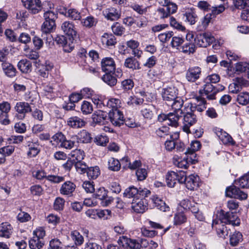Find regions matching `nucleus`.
<instances>
[{"label": "nucleus", "mask_w": 249, "mask_h": 249, "mask_svg": "<svg viewBox=\"0 0 249 249\" xmlns=\"http://www.w3.org/2000/svg\"><path fill=\"white\" fill-rule=\"evenodd\" d=\"M75 188L76 185L74 183L71 181H67L61 185L59 192L61 195L70 197L73 196Z\"/></svg>", "instance_id": "obj_21"}, {"label": "nucleus", "mask_w": 249, "mask_h": 249, "mask_svg": "<svg viewBox=\"0 0 249 249\" xmlns=\"http://www.w3.org/2000/svg\"><path fill=\"white\" fill-rule=\"evenodd\" d=\"M201 75V69L199 67H193L189 68L186 71L185 77L186 80L190 82H195Z\"/></svg>", "instance_id": "obj_17"}, {"label": "nucleus", "mask_w": 249, "mask_h": 249, "mask_svg": "<svg viewBox=\"0 0 249 249\" xmlns=\"http://www.w3.org/2000/svg\"><path fill=\"white\" fill-rule=\"evenodd\" d=\"M108 114L106 112L102 110L95 111L92 115L93 121L96 123L104 124L107 122L108 120Z\"/></svg>", "instance_id": "obj_24"}, {"label": "nucleus", "mask_w": 249, "mask_h": 249, "mask_svg": "<svg viewBox=\"0 0 249 249\" xmlns=\"http://www.w3.org/2000/svg\"><path fill=\"white\" fill-rule=\"evenodd\" d=\"M29 151L27 152L28 157L32 158L36 156L39 152L38 145L35 143L29 142L28 144Z\"/></svg>", "instance_id": "obj_47"}, {"label": "nucleus", "mask_w": 249, "mask_h": 249, "mask_svg": "<svg viewBox=\"0 0 249 249\" xmlns=\"http://www.w3.org/2000/svg\"><path fill=\"white\" fill-rule=\"evenodd\" d=\"M33 177L38 180H42L46 178L49 181L55 183H58L64 180V177H63L54 175L47 176L46 173L43 170H38L34 172Z\"/></svg>", "instance_id": "obj_9"}, {"label": "nucleus", "mask_w": 249, "mask_h": 249, "mask_svg": "<svg viewBox=\"0 0 249 249\" xmlns=\"http://www.w3.org/2000/svg\"><path fill=\"white\" fill-rule=\"evenodd\" d=\"M102 79L110 87L115 86L117 82V80L115 76L111 74V73L107 72H106V73L102 76Z\"/></svg>", "instance_id": "obj_42"}, {"label": "nucleus", "mask_w": 249, "mask_h": 249, "mask_svg": "<svg viewBox=\"0 0 249 249\" xmlns=\"http://www.w3.org/2000/svg\"><path fill=\"white\" fill-rule=\"evenodd\" d=\"M181 51L185 53H193L196 51L195 43L189 42L185 43L181 47Z\"/></svg>", "instance_id": "obj_57"}, {"label": "nucleus", "mask_w": 249, "mask_h": 249, "mask_svg": "<svg viewBox=\"0 0 249 249\" xmlns=\"http://www.w3.org/2000/svg\"><path fill=\"white\" fill-rule=\"evenodd\" d=\"M197 104L190 103L186 107V111H192L196 114V112H201L206 108L205 99L201 97L196 98Z\"/></svg>", "instance_id": "obj_8"}, {"label": "nucleus", "mask_w": 249, "mask_h": 249, "mask_svg": "<svg viewBox=\"0 0 249 249\" xmlns=\"http://www.w3.org/2000/svg\"><path fill=\"white\" fill-rule=\"evenodd\" d=\"M71 156L73 158L74 161L81 162L84 159L85 155L84 151L81 149H75L71 152Z\"/></svg>", "instance_id": "obj_50"}, {"label": "nucleus", "mask_w": 249, "mask_h": 249, "mask_svg": "<svg viewBox=\"0 0 249 249\" xmlns=\"http://www.w3.org/2000/svg\"><path fill=\"white\" fill-rule=\"evenodd\" d=\"M97 22V19L92 16L87 17L81 22L84 26L89 28L95 26Z\"/></svg>", "instance_id": "obj_54"}, {"label": "nucleus", "mask_w": 249, "mask_h": 249, "mask_svg": "<svg viewBox=\"0 0 249 249\" xmlns=\"http://www.w3.org/2000/svg\"><path fill=\"white\" fill-rule=\"evenodd\" d=\"M187 221V217L182 212H178L175 214L174 223L175 225H181Z\"/></svg>", "instance_id": "obj_56"}, {"label": "nucleus", "mask_w": 249, "mask_h": 249, "mask_svg": "<svg viewBox=\"0 0 249 249\" xmlns=\"http://www.w3.org/2000/svg\"><path fill=\"white\" fill-rule=\"evenodd\" d=\"M183 105V100L180 97H177L175 99H174L171 103H170V106H171L172 109H173V112H178L180 114H183V112L181 109Z\"/></svg>", "instance_id": "obj_36"}, {"label": "nucleus", "mask_w": 249, "mask_h": 249, "mask_svg": "<svg viewBox=\"0 0 249 249\" xmlns=\"http://www.w3.org/2000/svg\"><path fill=\"white\" fill-rule=\"evenodd\" d=\"M15 109L18 113V118L20 119L24 118L26 113L32 111L29 104L25 102H18L15 107Z\"/></svg>", "instance_id": "obj_19"}, {"label": "nucleus", "mask_w": 249, "mask_h": 249, "mask_svg": "<svg viewBox=\"0 0 249 249\" xmlns=\"http://www.w3.org/2000/svg\"><path fill=\"white\" fill-rule=\"evenodd\" d=\"M62 14L74 20H80L82 18L80 13L75 9H70L68 11L65 10V12H62Z\"/></svg>", "instance_id": "obj_41"}, {"label": "nucleus", "mask_w": 249, "mask_h": 249, "mask_svg": "<svg viewBox=\"0 0 249 249\" xmlns=\"http://www.w3.org/2000/svg\"><path fill=\"white\" fill-rule=\"evenodd\" d=\"M56 28L55 22L44 21L41 25L42 37L46 41V42L50 43L52 42L53 36L51 34Z\"/></svg>", "instance_id": "obj_2"}, {"label": "nucleus", "mask_w": 249, "mask_h": 249, "mask_svg": "<svg viewBox=\"0 0 249 249\" xmlns=\"http://www.w3.org/2000/svg\"><path fill=\"white\" fill-rule=\"evenodd\" d=\"M184 175V171L178 170L177 172L171 171L167 173L166 176L167 185L169 187H174L178 181L180 183L182 182V178Z\"/></svg>", "instance_id": "obj_3"}, {"label": "nucleus", "mask_w": 249, "mask_h": 249, "mask_svg": "<svg viewBox=\"0 0 249 249\" xmlns=\"http://www.w3.org/2000/svg\"><path fill=\"white\" fill-rule=\"evenodd\" d=\"M235 71L238 72H244L245 74L249 72V64L245 62H240L235 66Z\"/></svg>", "instance_id": "obj_52"}, {"label": "nucleus", "mask_w": 249, "mask_h": 249, "mask_svg": "<svg viewBox=\"0 0 249 249\" xmlns=\"http://www.w3.org/2000/svg\"><path fill=\"white\" fill-rule=\"evenodd\" d=\"M21 1L24 6L32 14L38 13L42 9L41 2L40 0H21Z\"/></svg>", "instance_id": "obj_14"}, {"label": "nucleus", "mask_w": 249, "mask_h": 249, "mask_svg": "<svg viewBox=\"0 0 249 249\" xmlns=\"http://www.w3.org/2000/svg\"><path fill=\"white\" fill-rule=\"evenodd\" d=\"M103 13L106 18L112 21L116 20L121 17L120 11L114 7L107 8L103 11Z\"/></svg>", "instance_id": "obj_23"}, {"label": "nucleus", "mask_w": 249, "mask_h": 249, "mask_svg": "<svg viewBox=\"0 0 249 249\" xmlns=\"http://www.w3.org/2000/svg\"><path fill=\"white\" fill-rule=\"evenodd\" d=\"M182 183H184L186 187L190 190H194L198 187V177L193 174L187 177L184 171Z\"/></svg>", "instance_id": "obj_13"}, {"label": "nucleus", "mask_w": 249, "mask_h": 249, "mask_svg": "<svg viewBox=\"0 0 249 249\" xmlns=\"http://www.w3.org/2000/svg\"><path fill=\"white\" fill-rule=\"evenodd\" d=\"M55 41L63 47L64 51L65 52H71L73 49V46H71L70 44L68 45L66 37L64 36H57L55 38Z\"/></svg>", "instance_id": "obj_31"}, {"label": "nucleus", "mask_w": 249, "mask_h": 249, "mask_svg": "<svg viewBox=\"0 0 249 249\" xmlns=\"http://www.w3.org/2000/svg\"><path fill=\"white\" fill-rule=\"evenodd\" d=\"M108 168L113 171H119L121 168L120 162L114 158H111L108 160Z\"/></svg>", "instance_id": "obj_46"}, {"label": "nucleus", "mask_w": 249, "mask_h": 249, "mask_svg": "<svg viewBox=\"0 0 249 249\" xmlns=\"http://www.w3.org/2000/svg\"><path fill=\"white\" fill-rule=\"evenodd\" d=\"M13 232L12 226L8 223H2L0 225V237L8 238Z\"/></svg>", "instance_id": "obj_32"}, {"label": "nucleus", "mask_w": 249, "mask_h": 249, "mask_svg": "<svg viewBox=\"0 0 249 249\" xmlns=\"http://www.w3.org/2000/svg\"><path fill=\"white\" fill-rule=\"evenodd\" d=\"M74 166L76 171L82 174L87 172L88 168L86 163L84 162H76Z\"/></svg>", "instance_id": "obj_63"}, {"label": "nucleus", "mask_w": 249, "mask_h": 249, "mask_svg": "<svg viewBox=\"0 0 249 249\" xmlns=\"http://www.w3.org/2000/svg\"><path fill=\"white\" fill-rule=\"evenodd\" d=\"M182 114L178 112H170L168 114L167 124L171 126L177 127L178 126V120Z\"/></svg>", "instance_id": "obj_28"}, {"label": "nucleus", "mask_w": 249, "mask_h": 249, "mask_svg": "<svg viewBox=\"0 0 249 249\" xmlns=\"http://www.w3.org/2000/svg\"><path fill=\"white\" fill-rule=\"evenodd\" d=\"M61 29L66 35L70 37V40L71 38L73 39L76 37L77 31L73 22L69 21H64L61 25Z\"/></svg>", "instance_id": "obj_18"}, {"label": "nucleus", "mask_w": 249, "mask_h": 249, "mask_svg": "<svg viewBox=\"0 0 249 249\" xmlns=\"http://www.w3.org/2000/svg\"><path fill=\"white\" fill-rule=\"evenodd\" d=\"M196 160L192 157L187 155L182 160L178 161L177 165L179 168H183L186 169L189 165L190 163L192 164L195 163Z\"/></svg>", "instance_id": "obj_37"}, {"label": "nucleus", "mask_w": 249, "mask_h": 249, "mask_svg": "<svg viewBox=\"0 0 249 249\" xmlns=\"http://www.w3.org/2000/svg\"><path fill=\"white\" fill-rule=\"evenodd\" d=\"M184 115L183 117L184 131L190 132L189 127L194 124L197 121L196 114L192 111H186V107L184 108Z\"/></svg>", "instance_id": "obj_10"}, {"label": "nucleus", "mask_w": 249, "mask_h": 249, "mask_svg": "<svg viewBox=\"0 0 249 249\" xmlns=\"http://www.w3.org/2000/svg\"><path fill=\"white\" fill-rule=\"evenodd\" d=\"M217 92L218 89L208 82L204 85L203 89L199 90L202 96H206L209 100L214 99Z\"/></svg>", "instance_id": "obj_15"}, {"label": "nucleus", "mask_w": 249, "mask_h": 249, "mask_svg": "<svg viewBox=\"0 0 249 249\" xmlns=\"http://www.w3.org/2000/svg\"><path fill=\"white\" fill-rule=\"evenodd\" d=\"M183 42L184 39L182 37L174 35L171 41V45L173 48L178 49Z\"/></svg>", "instance_id": "obj_60"}, {"label": "nucleus", "mask_w": 249, "mask_h": 249, "mask_svg": "<svg viewBox=\"0 0 249 249\" xmlns=\"http://www.w3.org/2000/svg\"><path fill=\"white\" fill-rule=\"evenodd\" d=\"M85 124L83 119L77 116L71 117L67 121L68 125L74 128H81L84 126Z\"/></svg>", "instance_id": "obj_30"}, {"label": "nucleus", "mask_w": 249, "mask_h": 249, "mask_svg": "<svg viewBox=\"0 0 249 249\" xmlns=\"http://www.w3.org/2000/svg\"><path fill=\"white\" fill-rule=\"evenodd\" d=\"M129 238L125 236H122L119 237L118 240L119 246L113 245H109L107 246V249H124L128 244Z\"/></svg>", "instance_id": "obj_34"}, {"label": "nucleus", "mask_w": 249, "mask_h": 249, "mask_svg": "<svg viewBox=\"0 0 249 249\" xmlns=\"http://www.w3.org/2000/svg\"><path fill=\"white\" fill-rule=\"evenodd\" d=\"M111 29L113 33L117 36H122L125 31V28L118 22H115L112 26Z\"/></svg>", "instance_id": "obj_58"}, {"label": "nucleus", "mask_w": 249, "mask_h": 249, "mask_svg": "<svg viewBox=\"0 0 249 249\" xmlns=\"http://www.w3.org/2000/svg\"><path fill=\"white\" fill-rule=\"evenodd\" d=\"M177 90L175 88L168 87L162 89L161 92L162 97L166 102L168 106H170V103L177 97Z\"/></svg>", "instance_id": "obj_16"}, {"label": "nucleus", "mask_w": 249, "mask_h": 249, "mask_svg": "<svg viewBox=\"0 0 249 249\" xmlns=\"http://www.w3.org/2000/svg\"><path fill=\"white\" fill-rule=\"evenodd\" d=\"M52 139L57 142L60 143L61 147L68 149L73 148L75 143L74 141L67 139L61 132L55 134L53 136Z\"/></svg>", "instance_id": "obj_11"}, {"label": "nucleus", "mask_w": 249, "mask_h": 249, "mask_svg": "<svg viewBox=\"0 0 249 249\" xmlns=\"http://www.w3.org/2000/svg\"><path fill=\"white\" fill-rule=\"evenodd\" d=\"M18 69L23 73H27L31 71L32 63L27 59H22L18 64Z\"/></svg>", "instance_id": "obj_33"}, {"label": "nucleus", "mask_w": 249, "mask_h": 249, "mask_svg": "<svg viewBox=\"0 0 249 249\" xmlns=\"http://www.w3.org/2000/svg\"><path fill=\"white\" fill-rule=\"evenodd\" d=\"M45 21H50L51 22H55V20L57 18V14L55 12L48 10L44 13Z\"/></svg>", "instance_id": "obj_59"}, {"label": "nucleus", "mask_w": 249, "mask_h": 249, "mask_svg": "<svg viewBox=\"0 0 249 249\" xmlns=\"http://www.w3.org/2000/svg\"><path fill=\"white\" fill-rule=\"evenodd\" d=\"M174 35L173 32L168 31L160 34L158 36V38L160 42L164 43L168 41L171 38H172Z\"/></svg>", "instance_id": "obj_61"}, {"label": "nucleus", "mask_w": 249, "mask_h": 249, "mask_svg": "<svg viewBox=\"0 0 249 249\" xmlns=\"http://www.w3.org/2000/svg\"><path fill=\"white\" fill-rule=\"evenodd\" d=\"M238 184L240 187L243 188L249 187V176L247 174L239 178Z\"/></svg>", "instance_id": "obj_64"}, {"label": "nucleus", "mask_w": 249, "mask_h": 249, "mask_svg": "<svg viewBox=\"0 0 249 249\" xmlns=\"http://www.w3.org/2000/svg\"><path fill=\"white\" fill-rule=\"evenodd\" d=\"M77 137L79 141L83 143L90 142L92 139L90 134L86 130L80 131Z\"/></svg>", "instance_id": "obj_45"}, {"label": "nucleus", "mask_w": 249, "mask_h": 249, "mask_svg": "<svg viewBox=\"0 0 249 249\" xmlns=\"http://www.w3.org/2000/svg\"><path fill=\"white\" fill-rule=\"evenodd\" d=\"M124 66L127 68L132 70H139L140 69V64L138 61L133 58L130 57L125 60Z\"/></svg>", "instance_id": "obj_38"}, {"label": "nucleus", "mask_w": 249, "mask_h": 249, "mask_svg": "<svg viewBox=\"0 0 249 249\" xmlns=\"http://www.w3.org/2000/svg\"><path fill=\"white\" fill-rule=\"evenodd\" d=\"M226 195L230 197H234L240 200H245L247 198L248 195L235 186H231L227 188Z\"/></svg>", "instance_id": "obj_12"}, {"label": "nucleus", "mask_w": 249, "mask_h": 249, "mask_svg": "<svg viewBox=\"0 0 249 249\" xmlns=\"http://www.w3.org/2000/svg\"><path fill=\"white\" fill-rule=\"evenodd\" d=\"M154 206L163 212L169 211L170 208L165 202L157 196H154L151 198Z\"/></svg>", "instance_id": "obj_26"}, {"label": "nucleus", "mask_w": 249, "mask_h": 249, "mask_svg": "<svg viewBox=\"0 0 249 249\" xmlns=\"http://www.w3.org/2000/svg\"><path fill=\"white\" fill-rule=\"evenodd\" d=\"M200 147L201 144L199 141H196L192 142L191 145V148H187L184 154L185 155H188L190 157H192L193 159H195V152L198 150L200 148Z\"/></svg>", "instance_id": "obj_35"}, {"label": "nucleus", "mask_w": 249, "mask_h": 249, "mask_svg": "<svg viewBox=\"0 0 249 249\" xmlns=\"http://www.w3.org/2000/svg\"><path fill=\"white\" fill-rule=\"evenodd\" d=\"M95 197L101 200L105 199L107 196V191L104 187H100L96 191L95 190Z\"/></svg>", "instance_id": "obj_62"}, {"label": "nucleus", "mask_w": 249, "mask_h": 249, "mask_svg": "<svg viewBox=\"0 0 249 249\" xmlns=\"http://www.w3.org/2000/svg\"><path fill=\"white\" fill-rule=\"evenodd\" d=\"M242 235L240 232H234L232 235H230V244L232 246H236L242 241Z\"/></svg>", "instance_id": "obj_53"}, {"label": "nucleus", "mask_w": 249, "mask_h": 249, "mask_svg": "<svg viewBox=\"0 0 249 249\" xmlns=\"http://www.w3.org/2000/svg\"><path fill=\"white\" fill-rule=\"evenodd\" d=\"M214 37L209 33L198 34L194 39L195 44L199 47H207L214 41Z\"/></svg>", "instance_id": "obj_5"}, {"label": "nucleus", "mask_w": 249, "mask_h": 249, "mask_svg": "<svg viewBox=\"0 0 249 249\" xmlns=\"http://www.w3.org/2000/svg\"><path fill=\"white\" fill-rule=\"evenodd\" d=\"M146 197H140L132 200L131 208L137 213H143L147 209L148 202Z\"/></svg>", "instance_id": "obj_7"}, {"label": "nucleus", "mask_w": 249, "mask_h": 249, "mask_svg": "<svg viewBox=\"0 0 249 249\" xmlns=\"http://www.w3.org/2000/svg\"><path fill=\"white\" fill-rule=\"evenodd\" d=\"M219 219L221 223L231 225L233 226H238L240 223V219L236 213L230 212L224 213L222 211L219 214Z\"/></svg>", "instance_id": "obj_4"}, {"label": "nucleus", "mask_w": 249, "mask_h": 249, "mask_svg": "<svg viewBox=\"0 0 249 249\" xmlns=\"http://www.w3.org/2000/svg\"><path fill=\"white\" fill-rule=\"evenodd\" d=\"M224 223H221L219 219H215L213 220L212 227L215 228L217 233L220 237L225 238L229 233V231L227 227L223 224Z\"/></svg>", "instance_id": "obj_20"}, {"label": "nucleus", "mask_w": 249, "mask_h": 249, "mask_svg": "<svg viewBox=\"0 0 249 249\" xmlns=\"http://www.w3.org/2000/svg\"><path fill=\"white\" fill-rule=\"evenodd\" d=\"M155 107L150 104H144L141 109L142 116L146 119H151L154 116Z\"/></svg>", "instance_id": "obj_25"}, {"label": "nucleus", "mask_w": 249, "mask_h": 249, "mask_svg": "<svg viewBox=\"0 0 249 249\" xmlns=\"http://www.w3.org/2000/svg\"><path fill=\"white\" fill-rule=\"evenodd\" d=\"M43 245L42 240L37 238V237H33L29 241V246L31 249H40Z\"/></svg>", "instance_id": "obj_48"}, {"label": "nucleus", "mask_w": 249, "mask_h": 249, "mask_svg": "<svg viewBox=\"0 0 249 249\" xmlns=\"http://www.w3.org/2000/svg\"><path fill=\"white\" fill-rule=\"evenodd\" d=\"M101 68L103 71L112 73L115 71L116 65L111 57L104 58L101 61Z\"/></svg>", "instance_id": "obj_22"}, {"label": "nucleus", "mask_w": 249, "mask_h": 249, "mask_svg": "<svg viewBox=\"0 0 249 249\" xmlns=\"http://www.w3.org/2000/svg\"><path fill=\"white\" fill-rule=\"evenodd\" d=\"M179 133L178 132L175 133L174 134L170 135L171 140H167L165 142V147L168 151H171L175 149L176 141L179 138Z\"/></svg>", "instance_id": "obj_39"}, {"label": "nucleus", "mask_w": 249, "mask_h": 249, "mask_svg": "<svg viewBox=\"0 0 249 249\" xmlns=\"http://www.w3.org/2000/svg\"><path fill=\"white\" fill-rule=\"evenodd\" d=\"M108 119L112 124L116 126H120L124 124V116L122 111L117 108L112 109L108 114Z\"/></svg>", "instance_id": "obj_6"}, {"label": "nucleus", "mask_w": 249, "mask_h": 249, "mask_svg": "<svg viewBox=\"0 0 249 249\" xmlns=\"http://www.w3.org/2000/svg\"><path fill=\"white\" fill-rule=\"evenodd\" d=\"M71 236L76 245H81L84 241L83 236L77 231H73L71 232Z\"/></svg>", "instance_id": "obj_49"}, {"label": "nucleus", "mask_w": 249, "mask_h": 249, "mask_svg": "<svg viewBox=\"0 0 249 249\" xmlns=\"http://www.w3.org/2000/svg\"><path fill=\"white\" fill-rule=\"evenodd\" d=\"M217 135L221 142L225 144L228 143L233 144L234 143L232 137L226 132H219L217 133Z\"/></svg>", "instance_id": "obj_43"}, {"label": "nucleus", "mask_w": 249, "mask_h": 249, "mask_svg": "<svg viewBox=\"0 0 249 249\" xmlns=\"http://www.w3.org/2000/svg\"><path fill=\"white\" fill-rule=\"evenodd\" d=\"M81 110L85 115L90 114L93 111L92 105L88 101H84L81 106Z\"/></svg>", "instance_id": "obj_51"}, {"label": "nucleus", "mask_w": 249, "mask_h": 249, "mask_svg": "<svg viewBox=\"0 0 249 249\" xmlns=\"http://www.w3.org/2000/svg\"><path fill=\"white\" fill-rule=\"evenodd\" d=\"M1 67L5 74L8 77H13L16 75L17 70L11 63L7 61H3Z\"/></svg>", "instance_id": "obj_29"}, {"label": "nucleus", "mask_w": 249, "mask_h": 249, "mask_svg": "<svg viewBox=\"0 0 249 249\" xmlns=\"http://www.w3.org/2000/svg\"><path fill=\"white\" fill-rule=\"evenodd\" d=\"M150 193V190L145 188L140 187L138 189L134 186H131L124 190L123 195L124 197L134 199L140 197H147Z\"/></svg>", "instance_id": "obj_1"}, {"label": "nucleus", "mask_w": 249, "mask_h": 249, "mask_svg": "<svg viewBox=\"0 0 249 249\" xmlns=\"http://www.w3.org/2000/svg\"><path fill=\"white\" fill-rule=\"evenodd\" d=\"M237 101L242 105H246L249 103V93L247 92L240 93L237 97Z\"/></svg>", "instance_id": "obj_55"}, {"label": "nucleus", "mask_w": 249, "mask_h": 249, "mask_svg": "<svg viewBox=\"0 0 249 249\" xmlns=\"http://www.w3.org/2000/svg\"><path fill=\"white\" fill-rule=\"evenodd\" d=\"M128 242L131 248H133L134 249L146 248L149 245L148 241L145 239H139L136 240L129 238Z\"/></svg>", "instance_id": "obj_27"}, {"label": "nucleus", "mask_w": 249, "mask_h": 249, "mask_svg": "<svg viewBox=\"0 0 249 249\" xmlns=\"http://www.w3.org/2000/svg\"><path fill=\"white\" fill-rule=\"evenodd\" d=\"M102 42L104 44H106L107 46H114L116 43V39L112 34H108L105 33L102 36Z\"/></svg>", "instance_id": "obj_40"}, {"label": "nucleus", "mask_w": 249, "mask_h": 249, "mask_svg": "<svg viewBox=\"0 0 249 249\" xmlns=\"http://www.w3.org/2000/svg\"><path fill=\"white\" fill-rule=\"evenodd\" d=\"M100 174V170L97 166L88 168L87 175L89 179H96Z\"/></svg>", "instance_id": "obj_44"}]
</instances>
